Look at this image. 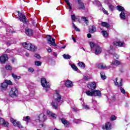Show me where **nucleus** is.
Here are the masks:
<instances>
[{
  "label": "nucleus",
  "mask_w": 130,
  "mask_h": 130,
  "mask_svg": "<svg viewBox=\"0 0 130 130\" xmlns=\"http://www.w3.org/2000/svg\"><path fill=\"white\" fill-rule=\"evenodd\" d=\"M82 49H83V50H84L85 51V48H82Z\"/></svg>",
  "instance_id": "774afa93"
},
{
  "label": "nucleus",
  "mask_w": 130,
  "mask_h": 130,
  "mask_svg": "<svg viewBox=\"0 0 130 130\" xmlns=\"http://www.w3.org/2000/svg\"><path fill=\"white\" fill-rule=\"evenodd\" d=\"M80 101H83V100H83V98H81V99H80Z\"/></svg>",
  "instance_id": "338daca9"
},
{
  "label": "nucleus",
  "mask_w": 130,
  "mask_h": 130,
  "mask_svg": "<svg viewBox=\"0 0 130 130\" xmlns=\"http://www.w3.org/2000/svg\"><path fill=\"white\" fill-rule=\"evenodd\" d=\"M4 82L6 83V84H7V86L8 85H12V82L10 80H5V82Z\"/></svg>",
  "instance_id": "49530a36"
},
{
  "label": "nucleus",
  "mask_w": 130,
  "mask_h": 130,
  "mask_svg": "<svg viewBox=\"0 0 130 130\" xmlns=\"http://www.w3.org/2000/svg\"><path fill=\"white\" fill-rule=\"evenodd\" d=\"M18 19L20 21V22H22V23H27V19L26 18V16L24 15V14L22 13H20V11H18Z\"/></svg>",
  "instance_id": "39448f33"
},
{
  "label": "nucleus",
  "mask_w": 130,
  "mask_h": 130,
  "mask_svg": "<svg viewBox=\"0 0 130 130\" xmlns=\"http://www.w3.org/2000/svg\"><path fill=\"white\" fill-rule=\"evenodd\" d=\"M125 13L126 14V11H122L120 14V18L121 20H125Z\"/></svg>",
  "instance_id": "aec40b11"
},
{
  "label": "nucleus",
  "mask_w": 130,
  "mask_h": 130,
  "mask_svg": "<svg viewBox=\"0 0 130 130\" xmlns=\"http://www.w3.org/2000/svg\"><path fill=\"white\" fill-rule=\"evenodd\" d=\"M109 10L112 12H113V11H114L115 8H114V6H113V5H109Z\"/></svg>",
  "instance_id": "37998d69"
},
{
  "label": "nucleus",
  "mask_w": 130,
  "mask_h": 130,
  "mask_svg": "<svg viewBox=\"0 0 130 130\" xmlns=\"http://www.w3.org/2000/svg\"><path fill=\"white\" fill-rule=\"evenodd\" d=\"M38 118L40 121L43 122L44 121H45L46 119V115H45L44 114H40L38 116Z\"/></svg>",
  "instance_id": "ddd939ff"
},
{
  "label": "nucleus",
  "mask_w": 130,
  "mask_h": 130,
  "mask_svg": "<svg viewBox=\"0 0 130 130\" xmlns=\"http://www.w3.org/2000/svg\"><path fill=\"white\" fill-rule=\"evenodd\" d=\"M12 76L13 78V79L16 81L17 80H20L21 79V77L17 76L16 74L12 73Z\"/></svg>",
  "instance_id": "cd10ccee"
},
{
  "label": "nucleus",
  "mask_w": 130,
  "mask_h": 130,
  "mask_svg": "<svg viewBox=\"0 0 130 130\" xmlns=\"http://www.w3.org/2000/svg\"><path fill=\"white\" fill-rule=\"evenodd\" d=\"M54 101L51 104V105L53 109H57L58 105H60V101H61V96L58 93L56 92L54 94Z\"/></svg>",
  "instance_id": "f257e3e1"
},
{
  "label": "nucleus",
  "mask_w": 130,
  "mask_h": 130,
  "mask_svg": "<svg viewBox=\"0 0 130 130\" xmlns=\"http://www.w3.org/2000/svg\"><path fill=\"white\" fill-rule=\"evenodd\" d=\"M79 67H80V68H81V69H85V63H84V62H79L78 63Z\"/></svg>",
  "instance_id": "7c9ffc66"
},
{
  "label": "nucleus",
  "mask_w": 130,
  "mask_h": 130,
  "mask_svg": "<svg viewBox=\"0 0 130 130\" xmlns=\"http://www.w3.org/2000/svg\"><path fill=\"white\" fill-rule=\"evenodd\" d=\"M71 68H72L73 70H74V71H75L76 72L78 71V67H77V66H76V65H75L74 64H71Z\"/></svg>",
  "instance_id": "ea45409f"
},
{
  "label": "nucleus",
  "mask_w": 130,
  "mask_h": 130,
  "mask_svg": "<svg viewBox=\"0 0 130 130\" xmlns=\"http://www.w3.org/2000/svg\"><path fill=\"white\" fill-rule=\"evenodd\" d=\"M71 18H72V19L73 20V21H75V19H76V16L74 15H71Z\"/></svg>",
  "instance_id": "864d4df0"
},
{
  "label": "nucleus",
  "mask_w": 130,
  "mask_h": 130,
  "mask_svg": "<svg viewBox=\"0 0 130 130\" xmlns=\"http://www.w3.org/2000/svg\"><path fill=\"white\" fill-rule=\"evenodd\" d=\"M9 59V57H8V55L3 54L0 56V62L2 64L6 63V62L8 61Z\"/></svg>",
  "instance_id": "423d86ee"
},
{
  "label": "nucleus",
  "mask_w": 130,
  "mask_h": 130,
  "mask_svg": "<svg viewBox=\"0 0 130 130\" xmlns=\"http://www.w3.org/2000/svg\"><path fill=\"white\" fill-rule=\"evenodd\" d=\"M89 45L90 46L91 49H92V48H95L96 46H97L98 45H97L96 44H94L93 42H89Z\"/></svg>",
  "instance_id": "c756f323"
},
{
  "label": "nucleus",
  "mask_w": 130,
  "mask_h": 130,
  "mask_svg": "<svg viewBox=\"0 0 130 130\" xmlns=\"http://www.w3.org/2000/svg\"><path fill=\"white\" fill-rule=\"evenodd\" d=\"M72 24H73V28H74L75 30L77 31H80V29L78 27H77V26H76V25H75V23H74V22H72Z\"/></svg>",
  "instance_id": "c03bdc74"
},
{
  "label": "nucleus",
  "mask_w": 130,
  "mask_h": 130,
  "mask_svg": "<svg viewBox=\"0 0 130 130\" xmlns=\"http://www.w3.org/2000/svg\"><path fill=\"white\" fill-rule=\"evenodd\" d=\"M53 55H54V56H57V54H56V53L54 52Z\"/></svg>",
  "instance_id": "052dcab7"
},
{
  "label": "nucleus",
  "mask_w": 130,
  "mask_h": 130,
  "mask_svg": "<svg viewBox=\"0 0 130 130\" xmlns=\"http://www.w3.org/2000/svg\"><path fill=\"white\" fill-rule=\"evenodd\" d=\"M81 20L82 21H83L85 23V24H88V18L86 17H82L81 18Z\"/></svg>",
  "instance_id": "c9c22d12"
},
{
  "label": "nucleus",
  "mask_w": 130,
  "mask_h": 130,
  "mask_svg": "<svg viewBox=\"0 0 130 130\" xmlns=\"http://www.w3.org/2000/svg\"><path fill=\"white\" fill-rule=\"evenodd\" d=\"M66 46L65 45V46L62 47L61 48H62L63 49H64V48H66Z\"/></svg>",
  "instance_id": "69168bd1"
},
{
  "label": "nucleus",
  "mask_w": 130,
  "mask_h": 130,
  "mask_svg": "<svg viewBox=\"0 0 130 130\" xmlns=\"http://www.w3.org/2000/svg\"><path fill=\"white\" fill-rule=\"evenodd\" d=\"M47 50L49 53H50V52H52V50H51V48H50V47H49L48 49H47Z\"/></svg>",
  "instance_id": "3c124183"
},
{
  "label": "nucleus",
  "mask_w": 130,
  "mask_h": 130,
  "mask_svg": "<svg viewBox=\"0 0 130 130\" xmlns=\"http://www.w3.org/2000/svg\"><path fill=\"white\" fill-rule=\"evenodd\" d=\"M28 72L29 73H33V72H34V69L32 68H28Z\"/></svg>",
  "instance_id": "8fccbe9b"
},
{
  "label": "nucleus",
  "mask_w": 130,
  "mask_h": 130,
  "mask_svg": "<svg viewBox=\"0 0 130 130\" xmlns=\"http://www.w3.org/2000/svg\"><path fill=\"white\" fill-rule=\"evenodd\" d=\"M35 64L37 67H40V66H41V64H42V62H40V61H35Z\"/></svg>",
  "instance_id": "58836bf2"
},
{
  "label": "nucleus",
  "mask_w": 130,
  "mask_h": 130,
  "mask_svg": "<svg viewBox=\"0 0 130 130\" xmlns=\"http://www.w3.org/2000/svg\"><path fill=\"white\" fill-rule=\"evenodd\" d=\"M103 12L104 13V14H106V15H107L108 14V12L107 11L105 10V9H103Z\"/></svg>",
  "instance_id": "6e6d98bb"
},
{
  "label": "nucleus",
  "mask_w": 130,
  "mask_h": 130,
  "mask_svg": "<svg viewBox=\"0 0 130 130\" xmlns=\"http://www.w3.org/2000/svg\"><path fill=\"white\" fill-rule=\"evenodd\" d=\"M82 106L83 109H86V110L90 109V107L86 104H82Z\"/></svg>",
  "instance_id": "c85d7f7f"
},
{
  "label": "nucleus",
  "mask_w": 130,
  "mask_h": 130,
  "mask_svg": "<svg viewBox=\"0 0 130 130\" xmlns=\"http://www.w3.org/2000/svg\"><path fill=\"white\" fill-rule=\"evenodd\" d=\"M117 10L119 11V12H121L125 11V10H124V8L120 6H117Z\"/></svg>",
  "instance_id": "bb28decb"
},
{
  "label": "nucleus",
  "mask_w": 130,
  "mask_h": 130,
  "mask_svg": "<svg viewBox=\"0 0 130 130\" xmlns=\"http://www.w3.org/2000/svg\"><path fill=\"white\" fill-rule=\"evenodd\" d=\"M91 34H87L88 38H91Z\"/></svg>",
  "instance_id": "13d9d810"
},
{
  "label": "nucleus",
  "mask_w": 130,
  "mask_h": 130,
  "mask_svg": "<svg viewBox=\"0 0 130 130\" xmlns=\"http://www.w3.org/2000/svg\"><path fill=\"white\" fill-rule=\"evenodd\" d=\"M111 64H113L114 66H119L120 64V61H118V60H114Z\"/></svg>",
  "instance_id": "a878e982"
},
{
  "label": "nucleus",
  "mask_w": 130,
  "mask_h": 130,
  "mask_svg": "<svg viewBox=\"0 0 130 130\" xmlns=\"http://www.w3.org/2000/svg\"><path fill=\"white\" fill-rule=\"evenodd\" d=\"M72 39H73L74 42H77V41H76V39H75V38L72 37Z\"/></svg>",
  "instance_id": "680f3d73"
},
{
  "label": "nucleus",
  "mask_w": 130,
  "mask_h": 130,
  "mask_svg": "<svg viewBox=\"0 0 130 130\" xmlns=\"http://www.w3.org/2000/svg\"><path fill=\"white\" fill-rule=\"evenodd\" d=\"M0 124L3 125V126H5L6 127H8L9 126V122L6 121L5 119L0 118Z\"/></svg>",
  "instance_id": "4468645a"
},
{
  "label": "nucleus",
  "mask_w": 130,
  "mask_h": 130,
  "mask_svg": "<svg viewBox=\"0 0 130 130\" xmlns=\"http://www.w3.org/2000/svg\"><path fill=\"white\" fill-rule=\"evenodd\" d=\"M47 114H48V115H50L52 117H53V118H56V115L49 110L47 111Z\"/></svg>",
  "instance_id": "5701e85b"
},
{
  "label": "nucleus",
  "mask_w": 130,
  "mask_h": 130,
  "mask_svg": "<svg viewBox=\"0 0 130 130\" xmlns=\"http://www.w3.org/2000/svg\"><path fill=\"white\" fill-rule=\"evenodd\" d=\"M102 26H103V27L108 28V27H109V24L106 22H102Z\"/></svg>",
  "instance_id": "f704fd0d"
},
{
  "label": "nucleus",
  "mask_w": 130,
  "mask_h": 130,
  "mask_svg": "<svg viewBox=\"0 0 130 130\" xmlns=\"http://www.w3.org/2000/svg\"><path fill=\"white\" fill-rule=\"evenodd\" d=\"M25 33L28 36H32L33 35V30L27 27L25 28Z\"/></svg>",
  "instance_id": "f3484780"
},
{
  "label": "nucleus",
  "mask_w": 130,
  "mask_h": 130,
  "mask_svg": "<svg viewBox=\"0 0 130 130\" xmlns=\"http://www.w3.org/2000/svg\"><path fill=\"white\" fill-rule=\"evenodd\" d=\"M25 55H26V56H29V53H26Z\"/></svg>",
  "instance_id": "0e129e2a"
},
{
  "label": "nucleus",
  "mask_w": 130,
  "mask_h": 130,
  "mask_svg": "<svg viewBox=\"0 0 130 130\" xmlns=\"http://www.w3.org/2000/svg\"><path fill=\"white\" fill-rule=\"evenodd\" d=\"M98 68L102 70H108V69H110V66H106L105 64L101 63L98 64Z\"/></svg>",
  "instance_id": "9d476101"
},
{
  "label": "nucleus",
  "mask_w": 130,
  "mask_h": 130,
  "mask_svg": "<svg viewBox=\"0 0 130 130\" xmlns=\"http://www.w3.org/2000/svg\"><path fill=\"white\" fill-rule=\"evenodd\" d=\"M83 79H84L85 81H88V80H89V78L87 76H85L84 78H83Z\"/></svg>",
  "instance_id": "4d7b16f0"
},
{
  "label": "nucleus",
  "mask_w": 130,
  "mask_h": 130,
  "mask_svg": "<svg viewBox=\"0 0 130 130\" xmlns=\"http://www.w3.org/2000/svg\"><path fill=\"white\" fill-rule=\"evenodd\" d=\"M113 56L115 59H118V58H119V56H118V55H117V54H113Z\"/></svg>",
  "instance_id": "a18cd8bd"
},
{
  "label": "nucleus",
  "mask_w": 130,
  "mask_h": 130,
  "mask_svg": "<svg viewBox=\"0 0 130 130\" xmlns=\"http://www.w3.org/2000/svg\"><path fill=\"white\" fill-rule=\"evenodd\" d=\"M48 43L49 44H51L53 46H56V44H55V39L52 38L51 37H49L48 39Z\"/></svg>",
  "instance_id": "1a4fd4ad"
},
{
  "label": "nucleus",
  "mask_w": 130,
  "mask_h": 130,
  "mask_svg": "<svg viewBox=\"0 0 130 130\" xmlns=\"http://www.w3.org/2000/svg\"><path fill=\"white\" fill-rule=\"evenodd\" d=\"M63 58H64V59H70L72 57V56H71L69 54H64L63 55Z\"/></svg>",
  "instance_id": "72a5a7b5"
},
{
  "label": "nucleus",
  "mask_w": 130,
  "mask_h": 130,
  "mask_svg": "<svg viewBox=\"0 0 130 130\" xmlns=\"http://www.w3.org/2000/svg\"><path fill=\"white\" fill-rule=\"evenodd\" d=\"M111 120H115V119H116V117H115V115H113L111 117Z\"/></svg>",
  "instance_id": "09e8293b"
},
{
  "label": "nucleus",
  "mask_w": 130,
  "mask_h": 130,
  "mask_svg": "<svg viewBox=\"0 0 130 130\" xmlns=\"http://www.w3.org/2000/svg\"><path fill=\"white\" fill-rule=\"evenodd\" d=\"M85 93L87 96H93V90L91 91L90 90H86Z\"/></svg>",
  "instance_id": "2f4dec72"
},
{
  "label": "nucleus",
  "mask_w": 130,
  "mask_h": 130,
  "mask_svg": "<svg viewBox=\"0 0 130 130\" xmlns=\"http://www.w3.org/2000/svg\"><path fill=\"white\" fill-rule=\"evenodd\" d=\"M23 120H24V121H26V122H28V121L30 120V117L29 116L24 117L23 118Z\"/></svg>",
  "instance_id": "e433bc0d"
},
{
  "label": "nucleus",
  "mask_w": 130,
  "mask_h": 130,
  "mask_svg": "<svg viewBox=\"0 0 130 130\" xmlns=\"http://www.w3.org/2000/svg\"><path fill=\"white\" fill-rule=\"evenodd\" d=\"M93 96L98 97H101V91L99 90H93Z\"/></svg>",
  "instance_id": "dca6fc26"
},
{
  "label": "nucleus",
  "mask_w": 130,
  "mask_h": 130,
  "mask_svg": "<svg viewBox=\"0 0 130 130\" xmlns=\"http://www.w3.org/2000/svg\"><path fill=\"white\" fill-rule=\"evenodd\" d=\"M75 123H80L81 120L76 119L75 120Z\"/></svg>",
  "instance_id": "5fc2aeb1"
},
{
  "label": "nucleus",
  "mask_w": 130,
  "mask_h": 130,
  "mask_svg": "<svg viewBox=\"0 0 130 130\" xmlns=\"http://www.w3.org/2000/svg\"><path fill=\"white\" fill-rule=\"evenodd\" d=\"M11 121L12 122L14 126H17V127H19V128H23V126L21 125V123L19 121H17V120L13 118L11 119Z\"/></svg>",
  "instance_id": "6e6552de"
},
{
  "label": "nucleus",
  "mask_w": 130,
  "mask_h": 130,
  "mask_svg": "<svg viewBox=\"0 0 130 130\" xmlns=\"http://www.w3.org/2000/svg\"><path fill=\"white\" fill-rule=\"evenodd\" d=\"M89 31L90 33H94V32H96V27L94 25L89 27Z\"/></svg>",
  "instance_id": "4be33fe9"
},
{
  "label": "nucleus",
  "mask_w": 130,
  "mask_h": 130,
  "mask_svg": "<svg viewBox=\"0 0 130 130\" xmlns=\"http://www.w3.org/2000/svg\"><path fill=\"white\" fill-rule=\"evenodd\" d=\"M5 69L7 71H12V70H13V68H12V66L10 64L6 65Z\"/></svg>",
  "instance_id": "473e14b6"
},
{
  "label": "nucleus",
  "mask_w": 130,
  "mask_h": 130,
  "mask_svg": "<svg viewBox=\"0 0 130 130\" xmlns=\"http://www.w3.org/2000/svg\"><path fill=\"white\" fill-rule=\"evenodd\" d=\"M114 45H115V46H119L120 47L123 45V43L121 42H114Z\"/></svg>",
  "instance_id": "393cba45"
},
{
  "label": "nucleus",
  "mask_w": 130,
  "mask_h": 130,
  "mask_svg": "<svg viewBox=\"0 0 130 130\" xmlns=\"http://www.w3.org/2000/svg\"><path fill=\"white\" fill-rule=\"evenodd\" d=\"M105 129L110 130L111 129V123L108 122L105 125Z\"/></svg>",
  "instance_id": "b1692460"
},
{
  "label": "nucleus",
  "mask_w": 130,
  "mask_h": 130,
  "mask_svg": "<svg viewBox=\"0 0 130 130\" xmlns=\"http://www.w3.org/2000/svg\"><path fill=\"white\" fill-rule=\"evenodd\" d=\"M35 94V92L34 91L32 92V93H30V96H33Z\"/></svg>",
  "instance_id": "bf43d9fd"
},
{
  "label": "nucleus",
  "mask_w": 130,
  "mask_h": 130,
  "mask_svg": "<svg viewBox=\"0 0 130 130\" xmlns=\"http://www.w3.org/2000/svg\"><path fill=\"white\" fill-rule=\"evenodd\" d=\"M22 46L25 48V49L30 50V51H36V50L37 49V48L35 45H32L30 43H23L22 44Z\"/></svg>",
  "instance_id": "f03ea898"
},
{
  "label": "nucleus",
  "mask_w": 130,
  "mask_h": 130,
  "mask_svg": "<svg viewBox=\"0 0 130 130\" xmlns=\"http://www.w3.org/2000/svg\"><path fill=\"white\" fill-rule=\"evenodd\" d=\"M101 52H102V48L99 45L95 46V54H100Z\"/></svg>",
  "instance_id": "9b49d317"
},
{
  "label": "nucleus",
  "mask_w": 130,
  "mask_h": 130,
  "mask_svg": "<svg viewBox=\"0 0 130 130\" xmlns=\"http://www.w3.org/2000/svg\"><path fill=\"white\" fill-rule=\"evenodd\" d=\"M120 90L122 94H125V90L122 88V87H120Z\"/></svg>",
  "instance_id": "de8ad7c7"
},
{
  "label": "nucleus",
  "mask_w": 130,
  "mask_h": 130,
  "mask_svg": "<svg viewBox=\"0 0 130 130\" xmlns=\"http://www.w3.org/2000/svg\"><path fill=\"white\" fill-rule=\"evenodd\" d=\"M41 84L43 88H45L46 91H47L48 89L50 88V84H49V82H48L47 81H46V79L45 78L41 79Z\"/></svg>",
  "instance_id": "20e7f679"
},
{
  "label": "nucleus",
  "mask_w": 130,
  "mask_h": 130,
  "mask_svg": "<svg viewBox=\"0 0 130 130\" xmlns=\"http://www.w3.org/2000/svg\"><path fill=\"white\" fill-rule=\"evenodd\" d=\"M87 87L91 90H94V89H96V83L95 82H90L88 84Z\"/></svg>",
  "instance_id": "2eb2a0df"
},
{
  "label": "nucleus",
  "mask_w": 130,
  "mask_h": 130,
  "mask_svg": "<svg viewBox=\"0 0 130 130\" xmlns=\"http://www.w3.org/2000/svg\"><path fill=\"white\" fill-rule=\"evenodd\" d=\"M35 57H36L37 58H40V55L38 54H35L34 55Z\"/></svg>",
  "instance_id": "603ef678"
},
{
  "label": "nucleus",
  "mask_w": 130,
  "mask_h": 130,
  "mask_svg": "<svg viewBox=\"0 0 130 130\" xmlns=\"http://www.w3.org/2000/svg\"><path fill=\"white\" fill-rule=\"evenodd\" d=\"M1 87L2 90H7L8 88V84L4 82L3 83H1Z\"/></svg>",
  "instance_id": "412c9836"
},
{
  "label": "nucleus",
  "mask_w": 130,
  "mask_h": 130,
  "mask_svg": "<svg viewBox=\"0 0 130 130\" xmlns=\"http://www.w3.org/2000/svg\"><path fill=\"white\" fill-rule=\"evenodd\" d=\"M78 2L79 4L78 9H79V10H85V6L84 5V3L80 2V0H78Z\"/></svg>",
  "instance_id": "6ab92c4d"
},
{
  "label": "nucleus",
  "mask_w": 130,
  "mask_h": 130,
  "mask_svg": "<svg viewBox=\"0 0 130 130\" xmlns=\"http://www.w3.org/2000/svg\"><path fill=\"white\" fill-rule=\"evenodd\" d=\"M65 2L66 3L67 5L68 6V8L70 10H72V6L70 4V2L68 0H64Z\"/></svg>",
  "instance_id": "a19ab883"
},
{
  "label": "nucleus",
  "mask_w": 130,
  "mask_h": 130,
  "mask_svg": "<svg viewBox=\"0 0 130 130\" xmlns=\"http://www.w3.org/2000/svg\"><path fill=\"white\" fill-rule=\"evenodd\" d=\"M61 121L62 123L64 124L65 127H68L69 125H70V122L68 121L66 119L62 118L61 119Z\"/></svg>",
  "instance_id": "a211bd4d"
},
{
  "label": "nucleus",
  "mask_w": 130,
  "mask_h": 130,
  "mask_svg": "<svg viewBox=\"0 0 130 130\" xmlns=\"http://www.w3.org/2000/svg\"><path fill=\"white\" fill-rule=\"evenodd\" d=\"M62 84H65L66 87H67V88H72L73 87V82L70 80H68L66 82L64 81L61 82Z\"/></svg>",
  "instance_id": "f8f14e48"
},
{
  "label": "nucleus",
  "mask_w": 130,
  "mask_h": 130,
  "mask_svg": "<svg viewBox=\"0 0 130 130\" xmlns=\"http://www.w3.org/2000/svg\"><path fill=\"white\" fill-rule=\"evenodd\" d=\"M73 111H77V109H76V108H73Z\"/></svg>",
  "instance_id": "e2e57ef3"
},
{
  "label": "nucleus",
  "mask_w": 130,
  "mask_h": 130,
  "mask_svg": "<svg viewBox=\"0 0 130 130\" xmlns=\"http://www.w3.org/2000/svg\"><path fill=\"white\" fill-rule=\"evenodd\" d=\"M101 77L103 79V80H105L106 79V76H105V73L104 72H101Z\"/></svg>",
  "instance_id": "4c0bfd02"
},
{
  "label": "nucleus",
  "mask_w": 130,
  "mask_h": 130,
  "mask_svg": "<svg viewBox=\"0 0 130 130\" xmlns=\"http://www.w3.org/2000/svg\"><path fill=\"white\" fill-rule=\"evenodd\" d=\"M114 83L115 86H117V87H121V86H122V79L116 78L115 80H114Z\"/></svg>",
  "instance_id": "0eeeda50"
},
{
  "label": "nucleus",
  "mask_w": 130,
  "mask_h": 130,
  "mask_svg": "<svg viewBox=\"0 0 130 130\" xmlns=\"http://www.w3.org/2000/svg\"><path fill=\"white\" fill-rule=\"evenodd\" d=\"M103 36H104V37H108V34L107 33V31H105V30H103L102 31Z\"/></svg>",
  "instance_id": "79ce46f5"
},
{
  "label": "nucleus",
  "mask_w": 130,
  "mask_h": 130,
  "mask_svg": "<svg viewBox=\"0 0 130 130\" xmlns=\"http://www.w3.org/2000/svg\"><path fill=\"white\" fill-rule=\"evenodd\" d=\"M19 94V90L17 87H14L11 88V90L9 92V95L12 98H15L18 96Z\"/></svg>",
  "instance_id": "7ed1b4c3"
}]
</instances>
